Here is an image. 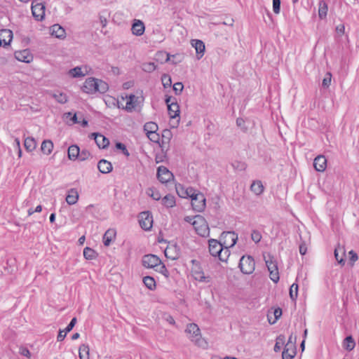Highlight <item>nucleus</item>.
<instances>
[{"label": "nucleus", "instance_id": "1", "mask_svg": "<svg viewBox=\"0 0 359 359\" xmlns=\"http://www.w3.org/2000/svg\"><path fill=\"white\" fill-rule=\"evenodd\" d=\"M219 241L210 238L208 240V248L210 254L217 257V255H219L223 247H233L238 241V234L235 231H223L219 237Z\"/></svg>", "mask_w": 359, "mask_h": 359}, {"label": "nucleus", "instance_id": "2", "mask_svg": "<svg viewBox=\"0 0 359 359\" xmlns=\"http://www.w3.org/2000/svg\"><path fill=\"white\" fill-rule=\"evenodd\" d=\"M108 89L109 85L107 82L94 77L87 78L81 87L82 91L87 94H93L97 92L104 93Z\"/></svg>", "mask_w": 359, "mask_h": 359}, {"label": "nucleus", "instance_id": "3", "mask_svg": "<svg viewBox=\"0 0 359 359\" xmlns=\"http://www.w3.org/2000/svg\"><path fill=\"white\" fill-rule=\"evenodd\" d=\"M263 258L269 272V278L273 282L277 283L280 280V276L276 259L271 253L263 254Z\"/></svg>", "mask_w": 359, "mask_h": 359}, {"label": "nucleus", "instance_id": "4", "mask_svg": "<svg viewBox=\"0 0 359 359\" xmlns=\"http://www.w3.org/2000/svg\"><path fill=\"white\" fill-rule=\"evenodd\" d=\"M191 224L198 236L204 238L209 236L210 229L208 223L203 216L200 215H196Z\"/></svg>", "mask_w": 359, "mask_h": 359}, {"label": "nucleus", "instance_id": "5", "mask_svg": "<svg viewBox=\"0 0 359 359\" xmlns=\"http://www.w3.org/2000/svg\"><path fill=\"white\" fill-rule=\"evenodd\" d=\"M238 267L244 274H251L255 271V262L251 255H243L240 259Z\"/></svg>", "mask_w": 359, "mask_h": 359}, {"label": "nucleus", "instance_id": "6", "mask_svg": "<svg viewBox=\"0 0 359 359\" xmlns=\"http://www.w3.org/2000/svg\"><path fill=\"white\" fill-rule=\"evenodd\" d=\"M191 206L196 212H203L206 206V199L203 194L197 191L191 197Z\"/></svg>", "mask_w": 359, "mask_h": 359}, {"label": "nucleus", "instance_id": "7", "mask_svg": "<svg viewBox=\"0 0 359 359\" xmlns=\"http://www.w3.org/2000/svg\"><path fill=\"white\" fill-rule=\"evenodd\" d=\"M186 332L190 334L189 338L198 346H203V341L201 339V331L198 326L195 323H190L187 325Z\"/></svg>", "mask_w": 359, "mask_h": 359}, {"label": "nucleus", "instance_id": "8", "mask_svg": "<svg viewBox=\"0 0 359 359\" xmlns=\"http://www.w3.org/2000/svg\"><path fill=\"white\" fill-rule=\"evenodd\" d=\"M140 226L144 231H149L152 227L153 216L150 211H144L139 214Z\"/></svg>", "mask_w": 359, "mask_h": 359}, {"label": "nucleus", "instance_id": "9", "mask_svg": "<svg viewBox=\"0 0 359 359\" xmlns=\"http://www.w3.org/2000/svg\"><path fill=\"white\" fill-rule=\"evenodd\" d=\"M159 264H162V261L156 255L148 254L142 257V264L145 268L154 269Z\"/></svg>", "mask_w": 359, "mask_h": 359}, {"label": "nucleus", "instance_id": "10", "mask_svg": "<svg viewBox=\"0 0 359 359\" xmlns=\"http://www.w3.org/2000/svg\"><path fill=\"white\" fill-rule=\"evenodd\" d=\"M32 13L33 17L37 21H41L45 17V6L38 2V0H33L32 3Z\"/></svg>", "mask_w": 359, "mask_h": 359}, {"label": "nucleus", "instance_id": "11", "mask_svg": "<svg viewBox=\"0 0 359 359\" xmlns=\"http://www.w3.org/2000/svg\"><path fill=\"white\" fill-rule=\"evenodd\" d=\"M156 177L162 184L168 183L174 179L172 172L163 165H161L157 168Z\"/></svg>", "mask_w": 359, "mask_h": 359}, {"label": "nucleus", "instance_id": "12", "mask_svg": "<svg viewBox=\"0 0 359 359\" xmlns=\"http://www.w3.org/2000/svg\"><path fill=\"white\" fill-rule=\"evenodd\" d=\"M164 253L167 258L177 260L181 255V248L177 243L169 244Z\"/></svg>", "mask_w": 359, "mask_h": 359}, {"label": "nucleus", "instance_id": "13", "mask_svg": "<svg viewBox=\"0 0 359 359\" xmlns=\"http://www.w3.org/2000/svg\"><path fill=\"white\" fill-rule=\"evenodd\" d=\"M175 189L177 195L180 198H188L191 197L196 194L197 191L195 189L191 187H189L186 188L184 185L178 183L175 184Z\"/></svg>", "mask_w": 359, "mask_h": 359}, {"label": "nucleus", "instance_id": "14", "mask_svg": "<svg viewBox=\"0 0 359 359\" xmlns=\"http://www.w3.org/2000/svg\"><path fill=\"white\" fill-rule=\"evenodd\" d=\"M91 137L95 140V142L100 149H107L109 145V140L104 135L99 133H93L90 135Z\"/></svg>", "mask_w": 359, "mask_h": 359}, {"label": "nucleus", "instance_id": "15", "mask_svg": "<svg viewBox=\"0 0 359 359\" xmlns=\"http://www.w3.org/2000/svg\"><path fill=\"white\" fill-rule=\"evenodd\" d=\"M191 44L196 49L197 59H201L205 50V43L200 39H192Z\"/></svg>", "mask_w": 359, "mask_h": 359}, {"label": "nucleus", "instance_id": "16", "mask_svg": "<svg viewBox=\"0 0 359 359\" xmlns=\"http://www.w3.org/2000/svg\"><path fill=\"white\" fill-rule=\"evenodd\" d=\"M296 345L285 344L282 353V359H292L296 355Z\"/></svg>", "mask_w": 359, "mask_h": 359}, {"label": "nucleus", "instance_id": "17", "mask_svg": "<svg viewBox=\"0 0 359 359\" xmlns=\"http://www.w3.org/2000/svg\"><path fill=\"white\" fill-rule=\"evenodd\" d=\"M313 167L318 172H323L327 168V159L323 155H319L314 158Z\"/></svg>", "mask_w": 359, "mask_h": 359}, {"label": "nucleus", "instance_id": "18", "mask_svg": "<svg viewBox=\"0 0 359 359\" xmlns=\"http://www.w3.org/2000/svg\"><path fill=\"white\" fill-rule=\"evenodd\" d=\"M50 34L52 36L60 39H64L66 37L65 29L59 24H55L50 28Z\"/></svg>", "mask_w": 359, "mask_h": 359}, {"label": "nucleus", "instance_id": "19", "mask_svg": "<svg viewBox=\"0 0 359 359\" xmlns=\"http://www.w3.org/2000/svg\"><path fill=\"white\" fill-rule=\"evenodd\" d=\"M132 32L135 36H142L145 30L144 24L140 20H134L132 25Z\"/></svg>", "mask_w": 359, "mask_h": 359}, {"label": "nucleus", "instance_id": "20", "mask_svg": "<svg viewBox=\"0 0 359 359\" xmlns=\"http://www.w3.org/2000/svg\"><path fill=\"white\" fill-rule=\"evenodd\" d=\"M177 55H170L164 50H158L155 54L154 59L161 64L165 63L170 61V57H175Z\"/></svg>", "mask_w": 359, "mask_h": 359}, {"label": "nucleus", "instance_id": "21", "mask_svg": "<svg viewBox=\"0 0 359 359\" xmlns=\"http://www.w3.org/2000/svg\"><path fill=\"white\" fill-rule=\"evenodd\" d=\"M172 137V132L169 129H164L162 131L161 138L160 137L159 146L162 151H164L165 145L170 143V141Z\"/></svg>", "mask_w": 359, "mask_h": 359}, {"label": "nucleus", "instance_id": "22", "mask_svg": "<svg viewBox=\"0 0 359 359\" xmlns=\"http://www.w3.org/2000/svg\"><path fill=\"white\" fill-rule=\"evenodd\" d=\"M97 168L99 171L103 174L109 173L113 170L112 164L111 162L105 159H101L98 161Z\"/></svg>", "mask_w": 359, "mask_h": 359}, {"label": "nucleus", "instance_id": "23", "mask_svg": "<svg viewBox=\"0 0 359 359\" xmlns=\"http://www.w3.org/2000/svg\"><path fill=\"white\" fill-rule=\"evenodd\" d=\"M13 39V32L10 29H4L0 30V40L2 41L4 46L9 45Z\"/></svg>", "mask_w": 359, "mask_h": 359}, {"label": "nucleus", "instance_id": "24", "mask_svg": "<svg viewBox=\"0 0 359 359\" xmlns=\"http://www.w3.org/2000/svg\"><path fill=\"white\" fill-rule=\"evenodd\" d=\"M126 98L128 100L124 109L127 111H132V110L138 104L139 97H136L134 94H130L126 96Z\"/></svg>", "mask_w": 359, "mask_h": 359}, {"label": "nucleus", "instance_id": "25", "mask_svg": "<svg viewBox=\"0 0 359 359\" xmlns=\"http://www.w3.org/2000/svg\"><path fill=\"white\" fill-rule=\"evenodd\" d=\"M65 200L69 205H74L79 200V193L77 190L74 188L70 189L67 192Z\"/></svg>", "mask_w": 359, "mask_h": 359}, {"label": "nucleus", "instance_id": "26", "mask_svg": "<svg viewBox=\"0 0 359 359\" xmlns=\"http://www.w3.org/2000/svg\"><path fill=\"white\" fill-rule=\"evenodd\" d=\"M168 113L170 118H175L180 117V105L177 102H172L168 104Z\"/></svg>", "mask_w": 359, "mask_h": 359}, {"label": "nucleus", "instance_id": "27", "mask_svg": "<svg viewBox=\"0 0 359 359\" xmlns=\"http://www.w3.org/2000/svg\"><path fill=\"white\" fill-rule=\"evenodd\" d=\"M328 5L325 0H320L318 3V18L325 20L327 18Z\"/></svg>", "mask_w": 359, "mask_h": 359}, {"label": "nucleus", "instance_id": "28", "mask_svg": "<svg viewBox=\"0 0 359 359\" xmlns=\"http://www.w3.org/2000/svg\"><path fill=\"white\" fill-rule=\"evenodd\" d=\"M343 348L347 351H351L355 346V341L351 334L346 336L342 341Z\"/></svg>", "mask_w": 359, "mask_h": 359}, {"label": "nucleus", "instance_id": "29", "mask_svg": "<svg viewBox=\"0 0 359 359\" xmlns=\"http://www.w3.org/2000/svg\"><path fill=\"white\" fill-rule=\"evenodd\" d=\"M334 257L336 260L339 264L341 265H344L346 259H345V250L344 247H341L338 245L334 249Z\"/></svg>", "mask_w": 359, "mask_h": 359}, {"label": "nucleus", "instance_id": "30", "mask_svg": "<svg viewBox=\"0 0 359 359\" xmlns=\"http://www.w3.org/2000/svg\"><path fill=\"white\" fill-rule=\"evenodd\" d=\"M116 236V231L112 229H109L104 233L102 241L104 246H109L111 243L112 240Z\"/></svg>", "mask_w": 359, "mask_h": 359}, {"label": "nucleus", "instance_id": "31", "mask_svg": "<svg viewBox=\"0 0 359 359\" xmlns=\"http://www.w3.org/2000/svg\"><path fill=\"white\" fill-rule=\"evenodd\" d=\"M161 203L167 208H173L176 205L175 197L171 194H168L162 198Z\"/></svg>", "mask_w": 359, "mask_h": 359}, {"label": "nucleus", "instance_id": "32", "mask_svg": "<svg viewBox=\"0 0 359 359\" xmlns=\"http://www.w3.org/2000/svg\"><path fill=\"white\" fill-rule=\"evenodd\" d=\"M67 154L68 158L70 160H78L79 158L80 148L76 144L71 145L68 148Z\"/></svg>", "mask_w": 359, "mask_h": 359}, {"label": "nucleus", "instance_id": "33", "mask_svg": "<svg viewBox=\"0 0 359 359\" xmlns=\"http://www.w3.org/2000/svg\"><path fill=\"white\" fill-rule=\"evenodd\" d=\"M143 283L149 290H155L156 288V283L154 277L146 276L143 278Z\"/></svg>", "mask_w": 359, "mask_h": 359}, {"label": "nucleus", "instance_id": "34", "mask_svg": "<svg viewBox=\"0 0 359 359\" xmlns=\"http://www.w3.org/2000/svg\"><path fill=\"white\" fill-rule=\"evenodd\" d=\"M36 141L33 137H27L24 140V148L29 152L32 151L36 148Z\"/></svg>", "mask_w": 359, "mask_h": 359}, {"label": "nucleus", "instance_id": "35", "mask_svg": "<svg viewBox=\"0 0 359 359\" xmlns=\"http://www.w3.org/2000/svg\"><path fill=\"white\" fill-rule=\"evenodd\" d=\"M53 149V143L50 140H45L42 142L41 146V151L46 154L49 155Z\"/></svg>", "mask_w": 359, "mask_h": 359}, {"label": "nucleus", "instance_id": "36", "mask_svg": "<svg viewBox=\"0 0 359 359\" xmlns=\"http://www.w3.org/2000/svg\"><path fill=\"white\" fill-rule=\"evenodd\" d=\"M250 190L256 195H260L264 191V186L260 180L254 181L251 186Z\"/></svg>", "mask_w": 359, "mask_h": 359}, {"label": "nucleus", "instance_id": "37", "mask_svg": "<svg viewBox=\"0 0 359 359\" xmlns=\"http://www.w3.org/2000/svg\"><path fill=\"white\" fill-rule=\"evenodd\" d=\"M98 253L93 249L86 247L83 249V257L86 259L93 260L97 258Z\"/></svg>", "mask_w": 359, "mask_h": 359}, {"label": "nucleus", "instance_id": "38", "mask_svg": "<svg viewBox=\"0 0 359 359\" xmlns=\"http://www.w3.org/2000/svg\"><path fill=\"white\" fill-rule=\"evenodd\" d=\"M225 245L226 247H223V249L221 251L222 252L219 255H217V257L219 258V259L223 262H226L230 255L229 248L231 247L227 246L228 245Z\"/></svg>", "mask_w": 359, "mask_h": 359}, {"label": "nucleus", "instance_id": "39", "mask_svg": "<svg viewBox=\"0 0 359 359\" xmlns=\"http://www.w3.org/2000/svg\"><path fill=\"white\" fill-rule=\"evenodd\" d=\"M79 356L80 359H89V347L88 345L82 344L80 346Z\"/></svg>", "mask_w": 359, "mask_h": 359}, {"label": "nucleus", "instance_id": "40", "mask_svg": "<svg viewBox=\"0 0 359 359\" xmlns=\"http://www.w3.org/2000/svg\"><path fill=\"white\" fill-rule=\"evenodd\" d=\"M158 129V125L153 121L147 122L144 125V130L146 134L157 132Z\"/></svg>", "mask_w": 359, "mask_h": 359}, {"label": "nucleus", "instance_id": "41", "mask_svg": "<svg viewBox=\"0 0 359 359\" xmlns=\"http://www.w3.org/2000/svg\"><path fill=\"white\" fill-rule=\"evenodd\" d=\"M298 289H299L298 284H297L295 283H293L290 287V290H289L290 297L291 300L294 302H296V300L298 297Z\"/></svg>", "mask_w": 359, "mask_h": 359}, {"label": "nucleus", "instance_id": "42", "mask_svg": "<svg viewBox=\"0 0 359 359\" xmlns=\"http://www.w3.org/2000/svg\"><path fill=\"white\" fill-rule=\"evenodd\" d=\"M115 149L117 151H119L121 153H122L126 157H128L130 156V153H129L126 144L121 142H116L115 143Z\"/></svg>", "mask_w": 359, "mask_h": 359}, {"label": "nucleus", "instance_id": "43", "mask_svg": "<svg viewBox=\"0 0 359 359\" xmlns=\"http://www.w3.org/2000/svg\"><path fill=\"white\" fill-rule=\"evenodd\" d=\"M147 193L155 201H159L161 198L160 192L154 187H149L147 189Z\"/></svg>", "mask_w": 359, "mask_h": 359}, {"label": "nucleus", "instance_id": "44", "mask_svg": "<svg viewBox=\"0 0 359 359\" xmlns=\"http://www.w3.org/2000/svg\"><path fill=\"white\" fill-rule=\"evenodd\" d=\"M69 73L73 78H79L85 76V74L82 72L81 67H80L71 69Z\"/></svg>", "mask_w": 359, "mask_h": 359}, {"label": "nucleus", "instance_id": "45", "mask_svg": "<svg viewBox=\"0 0 359 359\" xmlns=\"http://www.w3.org/2000/svg\"><path fill=\"white\" fill-rule=\"evenodd\" d=\"M154 270L163 274L166 278H168L170 276V272L163 262L162 264H159L158 266H156Z\"/></svg>", "mask_w": 359, "mask_h": 359}, {"label": "nucleus", "instance_id": "46", "mask_svg": "<svg viewBox=\"0 0 359 359\" xmlns=\"http://www.w3.org/2000/svg\"><path fill=\"white\" fill-rule=\"evenodd\" d=\"M161 81L164 88H170L172 86V79L168 74H163L161 76Z\"/></svg>", "mask_w": 359, "mask_h": 359}, {"label": "nucleus", "instance_id": "47", "mask_svg": "<svg viewBox=\"0 0 359 359\" xmlns=\"http://www.w3.org/2000/svg\"><path fill=\"white\" fill-rule=\"evenodd\" d=\"M156 65L154 62H144L142 64V69L145 72H153L156 69Z\"/></svg>", "mask_w": 359, "mask_h": 359}, {"label": "nucleus", "instance_id": "48", "mask_svg": "<svg viewBox=\"0 0 359 359\" xmlns=\"http://www.w3.org/2000/svg\"><path fill=\"white\" fill-rule=\"evenodd\" d=\"M53 97L56 100V101L60 104H65L68 102L67 95L63 93H60L59 94H54Z\"/></svg>", "mask_w": 359, "mask_h": 359}, {"label": "nucleus", "instance_id": "49", "mask_svg": "<svg viewBox=\"0 0 359 359\" xmlns=\"http://www.w3.org/2000/svg\"><path fill=\"white\" fill-rule=\"evenodd\" d=\"M332 74L327 72L322 81V87L323 88H328L331 84Z\"/></svg>", "mask_w": 359, "mask_h": 359}, {"label": "nucleus", "instance_id": "50", "mask_svg": "<svg viewBox=\"0 0 359 359\" xmlns=\"http://www.w3.org/2000/svg\"><path fill=\"white\" fill-rule=\"evenodd\" d=\"M283 314L282 309L280 307H277L273 311L274 320L273 321H271L269 317L268 316L269 322L271 325H273L277 322V320L281 317Z\"/></svg>", "mask_w": 359, "mask_h": 359}, {"label": "nucleus", "instance_id": "51", "mask_svg": "<svg viewBox=\"0 0 359 359\" xmlns=\"http://www.w3.org/2000/svg\"><path fill=\"white\" fill-rule=\"evenodd\" d=\"M168 149V147L164 148V151L161 150V152L159 154H156L155 156V161L156 163H159L163 162L165 158H166V152Z\"/></svg>", "mask_w": 359, "mask_h": 359}, {"label": "nucleus", "instance_id": "52", "mask_svg": "<svg viewBox=\"0 0 359 359\" xmlns=\"http://www.w3.org/2000/svg\"><path fill=\"white\" fill-rule=\"evenodd\" d=\"M196 274L198 276L196 279L200 282L210 283L211 281V277L205 276L203 271L196 272Z\"/></svg>", "mask_w": 359, "mask_h": 359}, {"label": "nucleus", "instance_id": "53", "mask_svg": "<svg viewBox=\"0 0 359 359\" xmlns=\"http://www.w3.org/2000/svg\"><path fill=\"white\" fill-rule=\"evenodd\" d=\"M184 89V85L182 82H177L172 86V90L176 95L182 94Z\"/></svg>", "mask_w": 359, "mask_h": 359}, {"label": "nucleus", "instance_id": "54", "mask_svg": "<svg viewBox=\"0 0 359 359\" xmlns=\"http://www.w3.org/2000/svg\"><path fill=\"white\" fill-rule=\"evenodd\" d=\"M262 238V236L260 231H259L258 230H255V229L252 230V231L251 233V239L255 243H259Z\"/></svg>", "mask_w": 359, "mask_h": 359}, {"label": "nucleus", "instance_id": "55", "mask_svg": "<svg viewBox=\"0 0 359 359\" xmlns=\"http://www.w3.org/2000/svg\"><path fill=\"white\" fill-rule=\"evenodd\" d=\"M148 138L153 142L158 143L159 144L160 143V135L157 132H154L151 133H147L146 134Z\"/></svg>", "mask_w": 359, "mask_h": 359}, {"label": "nucleus", "instance_id": "56", "mask_svg": "<svg viewBox=\"0 0 359 359\" xmlns=\"http://www.w3.org/2000/svg\"><path fill=\"white\" fill-rule=\"evenodd\" d=\"M33 60V55L29 49H24V63H29Z\"/></svg>", "mask_w": 359, "mask_h": 359}, {"label": "nucleus", "instance_id": "57", "mask_svg": "<svg viewBox=\"0 0 359 359\" xmlns=\"http://www.w3.org/2000/svg\"><path fill=\"white\" fill-rule=\"evenodd\" d=\"M90 156V153L88 150H87V149H83L82 151L80 150L79 158H78V160H79L81 161H83L88 159Z\"/></svg>", "mask_w": 359, "mask_h": 359}, {"label": "nucleus", "instance_id": "58", "mask_svg": "<svg viewBox=\"0 0 359 359\" xmlns=\"http://www.w3.org/2000/svg\"><path fill=\"white\" fill-rule=\"evenodd\" d=\"M273 1V11L275 14H279L280 12V0H272Z\"/></svg>", "mask_w": 359, "mask_h": 359}, {"label": "nucleus", "instance_id": "59", "mask_svg": "<svg viewBox=\"0 0 359 359\" xmlns=\"http://www.w3.org/2000/svg\"><path fill=\"white\" fill-rule=\"evenodd\" d=\"M77 322V319L76 317H74L70 323L68 324V325L66 327V328L65 329V333H68L75 326L76 323Z\"/></svg>", "mask_w": 359, "mask_h": 359}, {"label": "nucleus", "instance_id": "60", "mask_svg": "<svg viewBox=\"0 0 359 359\" xmlns=\"http://www.w3.org/2000/svg\"><path fill=\"white\" fill-rule=\"evenodd\" d=\"M233 168L239 170H244L246 168V164L241 161H235L232 163Z\"/></svg>", "mask_w": 359, "mask_h": 359}, {"label": "nucleus", "instance_id": "61", "mask_svg": "<svg viewBox=\"0 0 359 359\" xmlns=\"http://www.w3.org/2000/svg\"><path fill=\"white\" fill-rule=\"evenodd\" d=\"M236 125L241 128L243 131L245 132L248 130V128L245 126V121L242 118H238L236 119Z\"/></svg>", "mask_w": 359, "mask_h": 359}, {"label": "nucleus", "instance_id": "62", "mask_svg": "<svg viewBox=\"0 0 359 359\" xmlns=\"http://www.w3.org/2000/svg\"><path fill=\"white\" fill-rule=\"evenodd\" d=\"M358 254L355 251L351 250L349 252V260H350V262L354 263L355 261L358 260Z\"/></svg>", "mask_w": 359, "mask_h": 359}, {"label": "nucleus", "instance_id": "63", "mask_svg": "<svg viewBox=\"0 0 359 359\" xmlns=\"http://www.w3.org/2000/svg\"><path fill=\"white\" fill-rule=\"evenodd\" d=\"M336 32L339 36H342L345 32V26L344 24H340L336 27Z\"/></svg>", "mask_w": 359, "mask_h": 359}, {"label": "nucleus", "instance_id": "64", "mask_svg": "<svg viewBox=\"0 0 359 359\" xmlns=\"http://www.w3.org/2000/svg\"><path fill=\"white\" fill-rule=\"evenodd\" d=\"M165 102L167 104V107H168L169 104H171L172 102H177V99L171 95H165Z\"/></svg>", "mask_w": 359, "mask_h": 359}]
</instances>
